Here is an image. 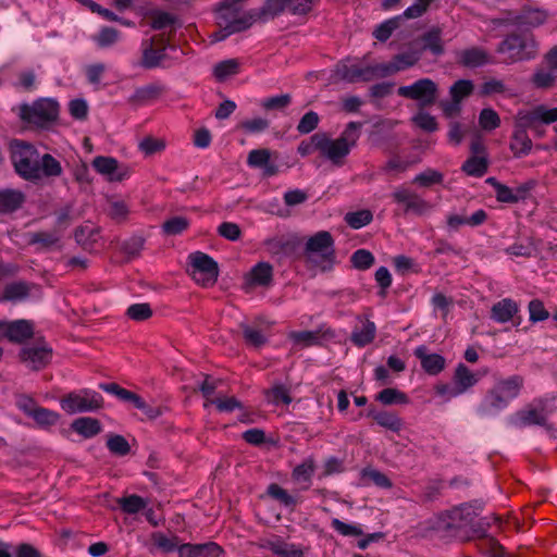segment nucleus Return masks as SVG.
Wrapping results in <instances>:
<instances>
[{"instance_id": "1", "label": "nucleus", "mask_w": 557, "mask_h": 557, "mask_svg": "<svg viewBox=\"0 0 557 557\" xmlns=\"http://www.w3.org/2000/svg\"><path fill=\"white\" fill-rule=\"evenodd\" d=\"M361 127L360 122H349L338 138H332L326 133H315L311 136V145L333 165L342 166L356 146Z\"/></svg>"}, {"instance_id": "2", "label": "nucleus", "mask_w": 557, "mask_h": 557, "mask_svg": "<svg viewBox=\"0 0 557 557\" xmlns=\"http://www.w3.org/2000/svg\"><path fill=\"white\" fill-rule=\"evenodd\" d=\"M245 0H223L216 9L219 30L211 35L212 41H222L228 36L250 28L258 20V10L244 11Z\"/></svg>"}, {"instance_id": "3", "label": "nucleus", "mask_w": 557, "mask_h": 557, "mask_svg": "<svg viewBox=\"0 0 557 557\" xmlns=\"http://www.w3.org/2000/svg\"><path fill=\"white\" fill-rule=\"evenodd\" d=\"M523 384L518 374L497 380L476 407V413L483 418L499 413L520 395Z\"/></svg>"}, {"instance_id": "4", "label": "nucleus", "mask_w": 557, "mask_h": 557, "mask_svg": "<svg viewBox=\"0 0 557 557\" xmlns=\"http://www.w3.org/2000/svg\"><path fill=\"white\" fill-rule=\"evenodd\" d=\"M555 401V397L534 399L523 409L517 411L510 418V423L516 428L540 425L550 430L552 425L548 423V417L557 409Z\"/></svg>"}, {"instance_id": "5", "label": "nucleus", "mask_w": 557, "mask_h": 557, "mask_svg": "<svg viewBox=\"0 0 557 557\" xmlns=\"http://www.w3.org/2000/svg\"><path fill=\"white\" fill-rule=\"evenodd\" d=\"M11 158L15 171L25 180L35 181L41 177L40 157L29 144L13 140L10 144Z\"/></svg>"}, {"instance_id": "6", "label": "nucleus", "mask_w": 557, "mask_h": 557, "mask_svg": "<svg viewBox=\"0 0 557 557\" xmlns=\"http://www.w3.org/2000/svg\"><path fill=\"white\" fill-rule=\"evenodd\" d=\"M305 255L310 263L322 271L330 270L334 261V240L331 234L320 231L311 236L306 243Z\"/></svg>"}, {"instance_id": "7", "label": "nucleus", "mask_w": 557, "mask_h": 557, "mask_svg": "<svg viewBox=\"0 0 557 557\" xmlns=\"http://www.w3.org/2000/svg\"><path fill=\"white\" fill-rule=\"evenodd\" d=\"M497 52L505 57V63L511 64L534 58L536 54V44L531 34H513L507 36L498 45Z\"/></svg>"}, {"instance_id": "8", "label": "nucleus", "mask_w": 557, "mask_h": 557, "mask_svg": "<svg viewBox=\"0 0 557 557\" xmlns=\"http://www.w3.org/2000/svg\"><path fill=\"white\" fill-rule=\"evenodd\" d=\"M59 114V104L50 98H41L33 102V104H22L20 107V116L23 121L45 126L54 120Z\"/></svg>"}, {"instance_id": "9", "label": "nucleus", "mask_w": 557, "mask_h": 557, "mask_svg": "<svg viewBox=\"0 0 557 557\" xmlns=\"http://www.w3.org/2000/svg\"><path fill=\"white\" fill-rule=\"evenodd\" d=\"M102 396L91 389L69 393L60 400V406L69 414L91 412L102 407Z\"/></svg>"}, {"instance_id": "10", "label": "nucleus", "mask_w": 557, "mask_h": 557, "mask_svg": "<svg viewBox=\"0 0 557 557\" xmlns=\"http://www.w3.org/2000/svg\"><path fill=\"white\" fill-rule=\"evenodd\" d=\"M188 260L190 275L197 284L205 287L215 284L219 276V265L209 255L196 251L188 256Z\"/></svg>"}, {"instance_id": "11", "label": "nucleus", "mask_w": 557, "mask_h": 557, "mask_svg": "<svg viewBox=\"0 0 557 557\" xmlns=\"http://www.w3.org/2000/svg\"><path fill=\"white\" fill-rule=\"evenodd\" d=\"M398 96L416 101L420 108L431 107L438 97V86L431 78H420L414 83L400 86Z\"/></svg>"}, {"instance_id": "12", "label": "nucleus", "mask_w": 557, "mask_h": 557, "mask_svg": "<svg viewBox=\"0 0 557 557\" xmlns=\"http://www.w3.org/2000/svg\"><path fill=\"white\" fill-rule=\"evenodd\" d=\"M557 121V107L547 108L545 106H536L530 110H520L515 120V125L523 128L531 129L537 135H542L541 126L543 124H550Z\"/></svg>"}, {"instance_id": "13", "label": "nucleus", "mask_w": 557, "mask_h": 557, "mask_svg": "<svg viewBox=\"0 0 557 557\" xmlns=\"http://www.w3.org/2000/svg\"><path fill=\"white\" fill-rule=\"evenodd\" d=\"M431 1L432 0H414L403 14L391 17L379 24L373 30V36L379 41H386L392 34L401 26L404 20L420 17L426 11Z\"/></svg>"}, {"instance_id": "14", "label": "nucleus", "mask_w": 557, "mask_h": 557, "mask_svg": "<svg viewBox=\"0 0 557 557\" xmlns=\"http://www.w3.org/2000/svg\"><path fill=\"white\" fill-rule=\"evenodd\" d=\"M334 77L336 81L346 83L369 82L376 76L375 65H368L361 67L350 59L338 62L334 70Z\"/></svg>"}, {"instance_id": "15", "label": "nucleus", "mask_w": 557, "mask_h": 557, "mask_svg": "<svg viewBox=\"0 0 557 557\" xmlns=\"http://www.w3.org/2000/svg\"><path fill=\"white\" fill-rule=\"evenodd\" d=\"M421 59V51L409 50L393 57L389 62L375 64L376 76L387 77L414 66Z\"/></svg>"}, {"instance_id": "16", "label": "nucleus", "mask_w": 557, "mask_h": 557, "mask_svg": "<svg viewBox=\"0 0 557 557\" xmlns=\"http://www.w3.org/2000/svg\"><path fill=\"white\" fill-rule=\"evenodd\" d=\"M97 173L108 182H122L129 177L131 170L127 165L120 163L115 158L98 156L91 162Z\"/></svg>"}, {"instance_id": "17", "label": "nucleus", "mask_w": 557, "mask_h": 557, "mask_svg": "<svg viewBox=\"0 0 557 557\" xmlns=\"http://www.w3.org/2000/svg\"><path fill=\"white\" fill-rule=\"evenodd\" d=\"M392 197L395 202L405 206V213L411 212L418 215H423L432 209V206L428 201L414 191L403 186L397 187L393 191Z\"/></svg>"}, {"instance_id": "18", "label": "nucleus", "mask_w": 557, "mask_h": 557, "mask_svg": "<svg viewBox=\"0 0 557 557\" xmlns=\"http://www.w3.org/2000/svg\"><path fill=\"white\" fill-rule=\"evenodd\" d=\"M476 509H480V507H476ZM476 516L478 512L472 505L463 504L448 512L446 528L457 530L471 527Z\"/></svg>"}, {"instance_id": "19", "label": "nucleus", "mask_w": 557, "mask_h": 557, "mask_svg": "<svg viewBox=\"0 0 557 557\" xmlns=\"http://www.w3.org/2000/svg\"><path fill=\"white\" fill-rule=\"evenodd\" d=\"M21 359L33 370L45 367L51 359V349L47 346H27L21 351Z\"/></svg>"}, {"instance_id": "20", "label": "nucleus", "mask_w": 557, "mask_h": 557, "mask_svg": "<svg viewBox=\"0 0 557 557\" xmlns=\"http://www.w3.org/2000/svg\"><path fill=\"white\" fill-rule=\"evenodd\" d=\"M4 335L12 342H23L33 335V324L27 320L0 322V336Z\"/></svg>"}, {"instance_id": "21", "label": "nucleus", "mask_w": 557, "mask_h": 557, "mask_svg": "<svg viewBox=\"0 0 557 557\" xmlns=\"http://www.w3.org/2000/svg\"><path fill=\"white\" fill-rule=\"evenodd\" d=\"M222 548L214 542L203 544H182L178 549L180 557H219Z\"/></svg>"}, {"instance_id": "22", "label": "nucleus", "mask_w": 557, "mask_h": 557, "mask_svg": "<svg viewBox=\"0 0 557 557\" xmlns=\"http://www.w3.org/2000/svg\"><path fill=\"white\" fill-rule=\"evenodd\" d=\"M487 371L474 373L463 363H459L455 370L454 384L456 385L460 395L465 394L468 389L473 387Z\"/></svg>"}, {"instance_id": "23", "label": "nucleus", "mask_w": 557, "mask_h": 557, "mask_svg": "<svg viewBox=\"0 0 557 557\" xmlns=\"http://www.w3.org/2000/svg\"><path fill=\"white\" fill-rule=\"evenodd\" d=\"M414 355L420 359L422 369L431 375L438 374L445 367L444 357L438 354H428V349L423 345L414 349Z\"/></svg>"}, {"instance_id": "24", "label": "nucleus", "mask_w": 557, "mask_h": 557, "mask_svg": "<svg viewBox=\"0 0 557 557\" xmlns=\"http://www.w3.org/2000/svg\"><path fill=\"white\" fill-rule=\"evenodd\" d=\"M154 39H146L141 44L143 55L140 65L145 69H156L161 66L162 61L165 58V47L161 49H154Z\"/></svg>"}, {"instance_id": "25", "label": "nucleus", "mask_w": 557, "mask_h": 557, "mask_svg": "<svg viewBox=\"0 0 557 557\" xmlns=\"http://www.w3.org/2000/svg\"><path fill=\"white\" fill-rule=\"evenodd\" d=\"M519 311L518 304L511 298H504L493 305L491 318L497 323H506L512 320Z\"/></svg>"}, {"instance_id": "26", "label": "nucleus", "mask_w": 557, "mask_h": 557, "mask_svg": "<svg viewBox=\"0 0 557 557\" xmlns=\"http://www.w3.org/2000/svg\"><path fill=\"white\" fill-rule=\"evenodd\" d=\"M458 61L467 67H479L488 62L487 52L478 47L465 49L458 53Z\"/></svg>"}, {"instance_id": "27", "label": "nucleus", "mask_w": 557, "mask_h": 557, "mask_svg": "<svg viewBox=\"0 0 557 557\" xmlns=\"http://www.w3.org/2000/svg\"><path fill=\"white\" fill-rule=\"evenodd\" d=\"M375 333L376 326L374 322L362 320L360 321V325H357L352 331L351 342L359 347H363L374 339Z\"/></svg>"}, {"instance_id": "28", "label": "nucleus", "mask_w": 557, "mask_h": 557, "mask_svg": "<svg viewBox=\"0 0 557 557\" xmlns=\"http://www.w3.org/2000/svg\"><path fill=\"white\" fill-rule=\"evenodd\" d=\"M527 132V129L515 125V131L510 141V150L517 158L527 156L532 149V141Z\"/></svg>"}, {"instance_id": "29", "label": "nucleus", "mask_w": 557, "mask_h": 557, "mask_svg": "<svg viewBox=\"0 0 557 557\" xmlns=\"http://www.w3.org/2000/svg\"><path fill=\"white\" fill-rule=\"evenodd\" d=\"M315 463L313 458L305 459L300 465L296 466L293 470L292 478L296 483L305 484L302 490L309 488L312 476L314 474Z\"/></svg>"}, {"instance_id": "30", "label": "nucleus", "mask_w": 557, "mask_h": 557, "mask_svg": "<svg viewBox=\"0 0 557 557\" xmlns=\"http://www.w3.org/2000/svg\"><path fill=\"white\" fill-rule=\"evenodd\" d=\"M151 541L153 548L150 549V553H153L154 548L164 554L172 553L174 550L178 552L182 546L176 535L169 536L162 532H153L151 534Z\"/></svg>"}, {"instance_id": "31", "label": "nucleus", "mask_w": 557, "mask_h": 557, "mask_svg": "<svg viewBox=\"0 0 557 557\" xmlns=\"http://www.w3.org/2000/svg\"><path fill=\"white\" fill-rule=\"evenodd\" d=\"M72 430L85 438L94 437L101 432L100 422L91 417H82L73 421Z\"/></svg>"}, {"instance_id": "32", "label": "nucleus", "mask_w": 557, "mask_h": 557, "mask_svg": "<svg viewBox=\"0 0 557 557\" xmlns=\"http://www.w3.org/2000/svg\"><path fill=\"white\" fill-rule=\"evenodd\" d=\"M61 239V232L58 230L53 231H40L29 234V244L39 245L41 248L50 249L57 246Z\"/></svg>"}, {"instance_id": "33", "label": "nucleus", "mask_w": 557, "mask_h": 557, "mask_svg": "<svg viewBox=\"0 0 557 557\" xmlns=\"http://www.w3.org/2000/svg\"><path fill=\"white\" fill-rule=\"evenodd\" d=\"M75 240L85 249H90L99 238V230L92 224H85L75 230Z\"/></svg>"}, {"instance_id": "34", "label": "nucleus", "mask_w": 557, "mask_h": 557, "mask_svg": "<svg viewBox=\"0 0 557 557\" xmlns=\"http://www.w3.org/2000/svg\"><path fill=\"white\" fill-rule=\"evenodd\" d=\"M368 414L372 417L380 426L389 431L399 432L403 428V420L396 413L387 411L376 412L372 410Z\"/></svg>"}, {"instance_id": "35", "label": "nucleus", "mask_w": 557, "mask_h": 557, "mask_svg": "<svg viewBox=\"0 0 557 557\" xmlns=\"http://www.w3.org/2000/svg\"><path fill=\"white\" fill-rule=\"evenodd\" d=\"M24 196L21 191L14 189L0 190V211L11 212L21 207Z\"/></svg>"}, {"instance_id": "36", "label": "nucleus", "mask_w": 557, "mask_h": 557, "mask_svg": "<svg viewBox=\"0 0 557 557\" xmlns=\"http://www.w3.org/2000/svg\"><path fill=\"white\" fill-rule=\"evenodd\" d=\"M272 280V267L267 262L255 265L248 276L251 285L267 286Z\"/></svg>"}, {"instance_id": "37", "label": "nucleus", "mask_w": 557, "mask_h": 557, "mask_svg": "<svg viewBox=\"0 0 557 557\" xmlns=\"http://www.w3.org/2000/svg\"><path fill=\"white\" fill-rule=\"evenodd\" d=\"M528 193L527 187H518L517 189H511L506 185H497L496 199L500 202L506 203H517L520 200H523L525 198V195Z\"/></svg>"}, {"instance_id": "38", "label": "nucleus", "mask_w": 557, "mask_h": 557, "mask_svg": "<svg viewBox=\"0 0 557 557\" xmlns=\"http://www.w3.org/2000/svg\"><path fill=\"white\" fill-rule=\"evenodd\" d=\"M487 164V156H471L462 164V171L470 176L481 177L486 173Z\"/></svg>"}, {"instance_id": "39", "label": "nucleus", "mask_w": 557, "mask_h": 557, "mask_svg": "<svg viewBox=\"0 0 557 557\" xmlns=\"http://www.w3.org/2000/svg\"><path fill=\"white\" fill-rule=\"evenodd\" d=\"M150 26L157 30H173L178 26V21L171 13L157 11L151 16Z\"/></svg>"}, {"instance_id": "40", "label": "nucleus", "mask_w": 557, "mask_h": 557, "mask_svg": "<svg viewBox=\"0 0 557 557\" xmlns=\"http://www.w3.org/2000/svg\"><path fill=\"white\" fill-rule=\"evenodd\" d=\"M106 210L108 215L116 222L125 221L129 213L128 205L124 200L114 197L108 199Z\"/></svg>"}, {"instance_id": "41", "label": "nucleus", "mask_w": 557, "mask_h": 557, "mask_svg": "<svg viewBox=\"0 0 557 557\" xmlns=\"http://www.w3.org/2000/svg\"><path fill=\"white\" fill-rule=\"evenodd\" d=\"M267 493L271 498L288 508H294L298 502L297 497L290 495L286 490L275 483L268 486Z\"/></svg>"}, {"instance_id": "42", "label": "nucleus", "mask_w": 557, "mask_h": 557, "mask_svg": "<svg viewBox=\"0 0 557 557\" xmlns=\"http://www.w3.org/2000/svg\"><path fill=\"white\" fill-rule=\"evenodd\" d=\"M120 39V32L113 27H102L97 35L92 37L94 42L101 49L112 47Z\"/></svg>"}, {"instance_id": "43", "label": "nucleus", "mask_w": 557, "mask_h": 557, "mask_svg": "<svg viewBox=\"0 0 557 557\" xmlns=\"http://www.w3.org/2000/svg\"><path fill=\"white\" fill-rule=\"evenodd\" d=\"M28 286L25 283L16 282L5 286L1 300L21 301L28 297Z\"/></svg>"}, {"instance_id": "44", "label": "nucleus", "mask_w": 557, "mask_h": 557, "mask_svg": "<svg viewBox=\"0 0 557 557\" xmlns=\"http://www.w3.org/2000/svg\"><path fill=\"white\" fill-rule=\"evenodd\" d=\"M117 503L121 509L128 515H135L139 512L140 510L145 509L148 504L145 498L135 494L122 497L117 500Z\"/></svg>"}, {"instance_id": "45", "label": "nucleus", "mask_w": 557, "mask_h": 557, "mask_svg": "<svg viewBox=\"0 0 557 557\" xmlns=\"http://www.w3.org/2000/svg\"><path fill=\"white\" fill-rule=\"evenodd\" d=\"M268 547L280 557H304L302 550L294 544L272 541L269 542Z\"/></svg>"}, {"instance_id": "46", "label": "nucleus", "mask_w": 557, "mask_h": 557, "mask_svg": "<svg viewBox=\"0 0 557 557\" xmlns=\"http://www.w3.org/2000/svg\"><path fill=\"white\" fill-rule=\"evenodd\" d=\"M373 214L370 210L363 209L355 212H348L345 215V222L352 228L359 230L371 223Z\"/></svg>"}, {"instance_id": "47", "label": "nucleus", "mask_w": 557, "mask_h": 557, "mask_svg": "<svg viewBox=\"0 0 557 557\" xmlns=\"http://www.w3.org/2000/svg\"><path fill=\"white\" fill-rule=\"evenodd\" d=\"M290 95L282 94L262 99L260 106L265 111H282L285 108H287L290 104Z\"/></svg>"}, {"instance_id": "48", "label": "nucleus", "mask_w": 557, "mask_h": 557, "mask_svg": "<svg viewBox=\"0 0 557 557\" xmlns=\"http://www.w3.org/2000/svg\"><path fill=\"white\" fill-rule=\"evenodd\" d=\"M239 63L235 59L221 61L214 65L213 74L219 81H224L227 77L237 74Z\"/></svg>"}, {"instance_id": "49", "label": "nucleus", "mask_w": 557, "mask_h": 557, "mask_svg": "<svg viewBox=\"0 0 557 557\" xmlns=\"http://www.w3.org/2000/svg\"><path fill=\"white\" fill-rule=\"evenodd\" d=\"M376 400L383 405L408 404L407 395L396 388H384L376 395Z\"/></svg>"}, {"instance_id": "50", "label": "nucleus", "mask_w": 557, "mask_h": 557, "mask_svg": "<svg viewBox=\"0 0 557 557\" xmlns=\"http://www.w3.org/2000/svg\"><path fill=\"white\" fill-rule=\"evenodd\" d=\"M479 125L482 129L491 132L500 125V117L492 108H484L479 114Z\"/></svg>"}, {"instance_id": "51", "label": "nucleus", "mask_w": 557, "mask_h": 557, "mask_svg": "<svg viewBox=\"0 0 557 557\" xmlns=\"http://www.w3.org/2000/svg\"><path fill=\"white\" fill-rule=\"evenodd\" d=\"M473 83L469 79H459L449 88L451 99L461 101L470 96L473 91Z\"/></svg>"}, {"instance_id": "52", "label": "nucleus", "mask_w": 557, "mask_h": 557, "mask_svg": "<svg viewBox=\"0 0 557 557\" xmlns=\"http://www.w3.org/2000/svg\"><path fill=\"white\" fill-rule=\"evenodd\" d=\"M295 345L308 347L319 342V333L315 331H294L288 334Z\"/></svg>"}, {"instance_id": "53", "label": "nucleus", "mask_w": 557, "mask_h": 557, "mask_svg": "<svg viewBox=\"0 0 557 557\" xmlns=\"http://www.w3.org/2000/svg\"><path fill=\"white\" fill-rule=\"evenodd\" d=\"M412 182L421 187H430L441 184L443 182V174L436 170L428 169L416 175Z\"/></svg>"}, {"instance_id": "54", "label": "nucleus", "mask_w": 557, "mask_h": 557, "mask_svg": "<svg viewBox=\"0 0 557 557\" xmlns=\"http://www.w3.org/2000/svg\"><path fill=\"white\" fill-rule=\"evenodd\" d=\"M243 335L246 343L255 348H259L265 344V335L258 329L248 324H242Z\"/></svg>"}, {"instance_id": "55", "label": "nucleus", "mask_w": 557, "mask_h": 557, "mask_svg": "<svg viewBox=\"0 0 557 557\" xmlns=\"http://www.w3.org/2000/svg\"><path fill=\"white\" fill-rule=\"evenodd\" d=\"M267 399L274 405H278L281 403L289 405L292 403L289 391L283 384H276L270 391H268Z\"/></svg>"}, {"instance_id": "56", "label": "nucleus", "mask_w": 557, "mask_h": 557, "mask_svg": "<svg viewBox=\"0 0 557 557\" xmlns=\"http://www.w3.org/2000/svg\"><path fill=\"white\" fill-rule=\"evenodd\" d=\"M32 418L41 426L53 425L58 422L60 414L47 408L37 407Z\"/></svg>"}, {"instance_id": "57", "label": "nucleus", "mask_w": 557, "mask_h": 557, "mask_svg": "<svg viewBox=\"0 0 557 557\" xmlns=\"http://www.w3.org/2000/svg\"><path fill=\"white\" fill-rule=\"evenodd\" d=\"M423 49L430 50L433 54L440 55L444 52L440 32L432 30L423 35Z\"/></svg>"}, {"instance_id": "58", "label": "nucleus", "mask_w": 557, "mask_h": 557, "mask_svg": "<svg viewBox=\"0 0 557 557\" xmlns=\"http://www.w3.org/2000/svg\"><path fill=\"white\" fill-rule=\"evenodd\" d=\"M362 479L372 482L381 488H391L393 486L391 480L383 472L375 469H363Z\"/></svg>"}, {"instance_id": "59", "label": "nucleus", "mask_w": 557, "mask_h": 557, "mask_svg": "<svg viewBox=\"0 0 557 557\" xmlns=\"http://www.w3.org/2000/svg\"><path fill=\"white\" fill-rule=\"evenodd\" d=\"M41 176H59L62 173L60 162L51 154H44L40 159Z\"/></svg>"}, {"instance_id": "60", "label": "nucleus", "mask_w": 557, "mask_h": 557, "mask_svg": "<svg viewBox=\"0 0 557 557\" xmlns=\"http://www.w3.org/2000/svg\"><path fill=\"white\" fill-rule=\"evenodd\" d=\"M332 528L343 536H361L363 530L358 524H349L343 522L337 518H333L331 521Z\"/></svg>"}, {"instance_id": "61", "label": "nucleus", "mask_w": 557, "mask_h": 557, "mask_svg": "<svg viewBox=\"0 0 557 557\" xmlns=\"http://www.w3.org/2000/svg\"><path fill=\"white\" fill-rule=\"evenodd\" d=\"M189 225V222L184 216H173L166 220L163 225V232L166 235H177L185 231Z\"/></svg>"}, {"instance_id": "62", "label": "nucleus", "mask_w": 557, "mask_h": 557, "mask_svg": "<svg viewBox=\"0 0 557 557\" xmlns=\"http://www.w3.org/2000/svg\"><path fill=\"white\" fill-rule=\"evenodd\" d=\"M412 122L418 127L429 133L435 132L437 129L436 119L422 110L412 116Z\"/></svg>"}, {"instance_id": "63", "label": "nucleus", "mask_w": 557, "mask_h": 557, "mask_svg": "<svg viewBox=\"0 0 557 557\" xmlns=\"http://www.w3.org/2000/svg\"><path fill=\"white\" fill-rule=\"evenodd\" d=\"M139 150L144 152L146 156H151L153 153L160 152L165 148V141L163 139L154 138V137H145L138 144Z\"/></svg>"}, {"instance_id": "64", "label": "nucleus", "mask_w": 557, "mask_h": 557, "mask_svg": "<svg viewBox=\"0 0 557 557\" xmlns=\"http://www.w3.org/2000/svg\"><path fill=\"white\" fill-rule=\"evenodd\" d=\"M352 265L358 270H367L374 263V256L366 249H358L351 256Z\"/></svg>"}]
</instances>
